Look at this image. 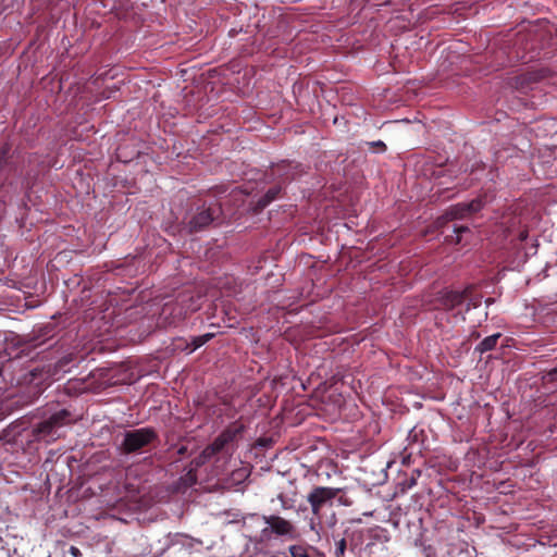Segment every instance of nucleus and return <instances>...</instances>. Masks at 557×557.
Segmentation results:
<instances>
[{
    "label": "nucleus",
    "mask_w": 557,
    "mask_h": 557,
    "mask_svg": "<svg viewBox=\"0 0 557 557\" xmlns=\"http://www.w3.org/2000/svg\"><path fill=\"white\" fill-rule=\"evenodd\" d=\"M242 426H233L224 430L211 445L207 446L201 454L193 460L195 467H200L210 461L215 455L223 451L225 446L230 444L242 432Z\"/></svg>",
    "instance_id": "nucleus-1"
},
{
    "label": "nucleus",
    "mask_w": 557,
    "mask_h": 557,
    "mask_svg": "<svg viewBox=\"0 0 557 557\" xmlns=\"http://www.w3.org/2000/svg\"><path fill=\"white\" fill-rule=\"evenodd\" d=\"M69 417V412L64 409L53 413L49 419L39 423L35 429V438L37 441H45L50 443L59 437L58 429L61 428L66 418Z\"/></svg>",
    "instance_id": "nucleus-2"
},
{
    "label": "nucleus",
    "mask_w": 557,
    "mask_h": 557,
    "mask_svg": "<svg viewBox=\"0 0 557 557\" xmlns=\"http://www.w3.org/2000/svg\"><path fill=\"white\" fill-rule=\"evenodd\" d=\"M341 491V488L329 486L313 487L307 495V502L311 507L312 515L320 516L323 508L327 506L331 507L333 505V500Z\"/></svg>",
    "instance_id": "nucleus-3"
},
{
    "label": "nucleus",
    "mask_w": 557,
    "mask_h": 557,
    "mask_svg": "<svg viewBox=\"0 0 557 557\" xmlns=\"http://www.w3.org/2000/svg\"><path fill=\"white\" fill-rule=\"evenodd\" d=\"M156 437V432L150 428L127 431L122 443L123 450L127 454L139 451L152 443Z\"/></svg>",
    "instance_id": "nucleus-4"
},
{
    "label": "nucleus",
    "mask_w": 557,
    "mask_h": 557,
    "mask_svg": "<svg viewBox=\"0 0 557 557\" xmlns=\"http://www.w3.org/2000/svg\"><path fill=\"white\" fill-rule=\"evenodd\" d=\"M261 519L268 525L263 529V533H267L270 529L274 534L286 537L287 540H295L298 536L296 527L290 521L280 516H262Z\"/></svg>",
    "instance_id": "nucleus-5"
},
{
    "label": "nucleus",
    "mask_w": 557,
    "mask_h": 557,
    "mask_svg": "<svg viewBox=\"0 0 557 557\" xmlns=\"http://www.w3.org/2000/svg\"><path fill=\"white\" fill-rule=\"evenodd\" d=\"M483 207L482 201L480 199H474L469 203H457L455 206H451L446 211V218L449 220L455 219H463L468 216L469 214L476 212L481 210Z\"/></svg>",
    "instance_id": "nucleus-6"
},
{
    "label": "nucleus",
    "mask_w": 557,
    "mask_h": 557,
    "mask_svg": "<svg viewBox=\"0 0 557 557\" xmlns=\"http://www.w3.org/2000/svg\"><path fill=\"white\" fill-rule=\"evenodd\" d=\"M467 300L466 292L446 290L441 294L440 301L445 309L453 310Z\"/></svg>",
    "instance_id": "nucleus-7"
},
{
    "label": "nucleus",
    "mask_w": 557,
    "mask_h": 557,
    "mask_svg": "<svg viewBox=\"0 0 557 557\" xmlns=\"http://www.w3.org/2000/svg\"><path fill=\"white\" fill-rule=\"evenodd\" d=\"M213 221L212 213L210 210H201L195 214L189 221V228L193 232H198L203 227L208 226Z\"/></svg>",
    "instance_id": "nucleus-8"
},
{
    "label": "nucleus",
    "mask_w": 557,
    "mask_h": 557,
    "mask_svg": "<svg viewBox=\"0 0 557 557\" xmlns=\"http://www.w3.org/2000/svg\"><path fill=\"white\" fill-rule=\"evenodd\" d=\"M289 553L292 557H323V554L313 546L292 545Z\"/></svg>",
    "instance_id": "nucleus-9"
},
{
    "label": "nucleus",
    "mask_w": 557,
    "mask_h": 557,
    "mask_svg": "<svg viewBox=\"0 0 557 557\" xmlns=\"http://www.w3.org/2000/svg\"><path fill=\"white\" fill-rule=\"evenodd\" d=\"M500 336H502L500 333H496V334L485 337L482 342H480L478 344V346L475 347V350L479 351L480 354H484L486 351L494 349L496 347L497 342L500 338Z\"/></svg>",
    "instance_id": "nucleus-10"
},
{
    "label": "nucleus",
    "mask_w": 557,
    "mask_h": 557,
    "mask_svg": "<svg viewBox=\"0 0 557 557\" xmlns=\"http://www.w3.org/2000/svg\"><path fill=\"white\" fill-rule=\"evenodd\" d=\"M277 499L281 504L282 509L289 510L295 507L296 504V493L288 495L286 493H280L277 495Z\"/></svg>",
    "instance_id": "nucleus-11"
},
{
    "label": "nucleus",
    "mask_w": 557,
    "mask_h": 557,
    "mask_svg": "<svg viewBox=\"0 0 557 557\" xmlns=\"http://www.w3.org/2000/svg\"><path fill=\"white\" fill-rule=\"evenodd\" d=\"M213 337L212 334L210 333H207V334H203V335H200V336H197L193 339V345L191 347L189 348L188 352H193L195 351L197 348L201 347L202 345H205L207 342H209L211 338Z\"/></svg>",
    "instance_id": "nucleus-12"
},
{
    "label": "nucleus",
    "mask_w": 557,
    "mask_h": 557,
    "mask_svg": "<svg viewBox=\"0 0 557 557\" xmlns=\"http://www.w3.org/2000/svg\"><path fill=\"white\" fill-rule=\"evenodd\" d=\"M309 528L320 539V536H321V529H322L321 515L320 516H313L312 515V517L309 520Z\"/></svg>",
    "instance_id": "nucleus-13"
},
{
    "label": "nucleus",
    "mask_w": 557,
    "mask_h": 557,
    "mask_svg": "<svg viewBox=\"0 0 557 557\" xmlns=\"http://www.w3.org/2000/svg\"><path fill=\"white\" fill-rule=\"evenodd\" d=\"M280 190H281V188H280V187H273V188H270V189L267 191V194H265L264 198H263L262 200H260V202H259V203H260L262 207L268 206L271 201H273V200L276 198V196H277V194L280 193Z\"/></svg>",
    "instance_id": "nucleus-14"
},
{
    "label": "nucleus",
    "mask_w": 557,
    "mask_h": 557,
    "mask_svg": "<svg viewBox=\"0 0 557 557\" xmlns=\"http://www.w3.org/2000/svg\"><path fill=\"white\" fill-rule=\"evenodd\" d=\"M345 550H346V541H345V539H341L336 543V547H335L336 557H342L345 554Z\"/></svg>",
    "instance_id": "nucleus-15"
},
{
    "label": "nucleus",
    "mask_w": 557,
    "mask_h": 557,
    "mask_svg": "<svg viewBox=\"0 0 557 557\" xmlns=\"http://www.w3.org/2000/svg\"><path fill=\"white\" fill-rule=\"evenodd\" d=\"M69 553H70L73 557H81V556H82L81 550H79L76 546H71V547H70V549H69Z\"/></svg>",
    "instance_id": "nucleus-16"
},
{
    "label": "nucleus",
    "mask_w": 557,
    "mask_h": 557,
    "mask_svg": "<svg viewBox=\"0 0 557 557\" xmlns=\"http://www.w3.org/2000/svg\"><path fill=\"white\" fill-rule=\"evenodd\" d=\"M466 231H468V227H467V226H460V227H458V228H455V232H456V233L466 232Z\"/></svg>",
    "instance_id": "nucleus-17"
},
{
    "label": "nucleus",
    "mask_w": 557,
    "mask_h": 557,
    "mask_svg": "<svg viewBox=\"0 0 557 557\" xmlns=\"http://www.w3.org/2000/svg\"><path fill=\"white\" fill-rule=\"evenodd\" d=\"M196 309H197V307H196V306H191V305H190V306H188V307H187V310H190V311H194V310H196Z\"/></svg>",
    "instance_id": "nucleus-18"
},
{
    "label": "nucleus",
    "mask_w": 557,
    "mask_h": 557,
    "mask_svg": "<svg viewBox=\"0 0 557 557\" xmlns=\"http://www.w3.org/2000/svg\"><path fill=\"white\" fill-rule=\"evenodd\" d=\"M479 304H480V301H479V300H474V301H472V306H473V307H478V306H479Z\"/></svg>",
    "instance_id": "nucleus-19"
},
{
    "label": "nucleus",
    "mask_w": 557,
    "mask_h": 557,
    "mask_svg": "<svg viewBox=\"0 0 557 557\" xmlns=\"http://www.w3.org/2000/svg\"><path fill=\"white\" fill-rule=\"evenodd\" d=\"M376 147H380V146H384V144L382 141H377L375 143Z\"/></svg>",
    "instance_id": "nucleus-20"
},
{
    "label": "nucleus",
    "mask_w": 557,
    "mask_h": 557,
    "mask_svg": "<svg viewBox=\"0 0 557 557\" xmlns=\"http://www.w3.org/2000/svg\"><path fill=\"white\" fill-rule=\"evenodd\" d=\"M170 309L169 305H165V308L163 309V312L165 313Z\"/></svg>",
    "instance_id": "nucleus-21"
}]
</instances>
